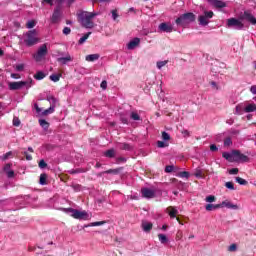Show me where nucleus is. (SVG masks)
Returning <instances> with one entry per match:
<instances>
[{
    "instance_id": "1",
    "label": "nucleus",
    "mask_w": 256,
    "mask_h": 256,
    "mask_svg": "<svg viewBox=\"0 0 256 256\" xmlns=\"http://www.w3.org/2000/svg\"><path fill=\"white\" fill-rule=\"evenodd\" d=\"M243 21L251 23V25H256V18L249 11H244L243 14H240L238 18H229L226 21V27L228 29H235L236 31L245 30V24Z\"/></svg>"
},
{
    "instance_id": "2",
    "label": "nucleus",
    "mask_w": 256,
    "mask_h": 256,
    "mask_svg": "<svg viewBox=\"0 0 256 256\" xmlns=\"http://www.w3.org/2000/svg\"><path fill=\"white\" fill-rule=\"evenodd\" d=\"M99 15V12H87V11H81L78 14V21L81 25V27H84V29H93L95 27V22H93V19Z\"/></svg>"
},
{
    "instance_id": "3",
    "label": "nucleus",
    "mask_w": 256,
    "mask_h": 256,
    "mask_svg": "<svg viewBox=\"0 0 256 256\" xmlns=\"http://www.w3.org/2000/svg\"><path fill=\"white\" fill-rule=\"evenodd\" d=\"M62 211L67 213V215H70V217H73V219H78L79 221H88L89 219V213H87V211H81L74 208H62Z\"/></svg>"
},
{
    "instance_id": "4",
    "label": "nucleus",
    "mask_w": 256,
    "mask_h": 256,
    "mask_svg": "<svg viewBox=\"0 0 256 256\" xmlns=\"http://www.w3.org/2000/svg\"><path fill=\"white\" fill-rule=\"evenodd\" d=\"M193 22H195V15L193 12L184 13L175 20L178 27H187V25Z\"/></svg>"
},
{
    "instance_id": "5",
    "label": "nucleus",
    "mask_w": 256,
    "mask_h": 256,
    "mask_svg": "<svg viewBox=\"0 0 256 256\" xmlns=\"http://www.w3.org/2000/svg\"><path fill=\"white\" fill-rule=\"evenodd\" d=\"M24 43L26 47H33L34 45H37L39 43V37H37V30H29L25 34Z\"/></svg>"
},
{
    "instance_id": "6",
    "label": "nucleus",
    "mask_w": 256,
    "mask_h": 256,
    "mask_svg": "<svg viewBox=\"0 0 256 256\" xmlns=\"http://www.w3.org/2000/svg\"><path fill=\"white\" fill-rule=\"evenodd\" d=\"M33 85V79H29L26 81H18V82H10L8 83V88L10 91H19V89H23V87H26V89H31Z\"/></svg>"
},
{
    "instance_id": "7",
    "label": "nucleus",
    "mask_w": 256,
    "mask_h": 256,
    "mask_svg": "<svg viewBox=\"0 0 256 256\" xmlns=\"http://www.w3.org/2000/svg\"><path fill=\"white\" fill-rule=\"evenodd\" d=\"M214 15L213 11H204L202 15L198 16L199 25L207 27V25H209V19H213Z\"/></svg>"
},
{
    "instance_id": "8",
    "label": "nucleus",
    "mask_w": 256,
    "mask_h": 256,
    "mask_svg": "<svg viewBox=\"0 0 256 256\" xmlns=\"http://www.w3.org/2000/svg\"><path fill=\"white\" fill-rule=\"evenodd\" d=\"M235 163H249V156L241 153L239 150H232Z\"/></svg>"
},
{
    "instance_id": "9",
    "label": "nucleus",
    "mask_w": 256,
    "mask_h": 256,
    "mask_svg": "<svg viewBox=\"0 0 256 256\" xmlns=\"http://www.w3.org/2000/svg\"><path fill=\"white\" fill-rule=\"evenodd\" d=\"M48 50H47V44H43L39 47L36 55H34V59L36 61H41V59H43V57H45V55H47Z\"/></svg>"
},
{
    "instance_id": "10",
    "label": "nucleus",
    "mask_w": 256,
    "mask_h": 256,
    "mask_svg": "<svg viewBox=\"0 0 256 256\" xmlns=\"http://www.w3.org/2000/svg\"><path fill=\"white\" fill-rule=\"evenodd\" d=\"M60 19H61V8L57 7L52 14L51 23L55 25L59 23Z\"/></svg>"
},
{
    "instance_id": "11",
    "label": "nucleus",
    "mask_w": 256,
    "mask_h": 256,
    "mask_svg": "<svg viewBox=\"0 0 256 256\" xmlns=\"http://www.w3.org/2000/svg\"><path fill=\"white\" fill-rule=\"evenodd\" d=\"M141 194L144 199H153V197H155V191L149 188H142Z\"/></svg>"
},
{
    "instance_id": "12",
    "label": "nucleus",
    "mask_w": 256,
    "mask_h": 256,
    "mask_svg": "<svg viewBox=\"0 0 256 256\" xmlns=\"http://www.w3.org/2000/svg\"><path fill=\"white\" fill-rule=\"evenodd\" d=\"M159 31H162V33H173V25L168 24V23H161L158 26Z\"/></svg>"
},
{
    "instance_id": "13",
    "label": "nucleus",
    "mask_w": 256,
    "mask_h": 256,
    "mask_svg": "<svg viewBox=\"0 0 256 256\" xmlns=\"http://www.w3.org/2000/svg\"><path fill=\"white\" fill-rule=\"evenodd\" d=\"M208 3H210V5H212L216 9H224V7H227V3L221 0H208Z\"/></svg>"
},
{
    "instance_id": "14",
    "label": "nucleus",
    "mask_w": 256,
    "mask_h": 256,
    "mask_svg": "<svg viewBox=\"0 0 256 256\" xmlns=\"http://www.w3.org/2000/svg\"><path fill=\"white\" fill-rule=\"evenodd\" d=\"M71 61H73V57H71L70 53H67L65 57L57 58V62L60 63V65H67V63H71Z\"/></svg>"
},
{
    "instance_id": "15",
    "label": "nucleus",
    "mask_w": 256,
    "mask_h": 256,
    "mask_svg": "<svg viewBox=\"0 0 256 256\" xmlns=\"http://www.w3.org/2000/svg\"><path fill=\"white\" fill-rule=\"evenodd\" d=\"M139 43H141V39L139 38H134L127 44V49L129 51H133V49H136V47H139Z\"/></svg>"
},
{
    "instance_id": "16",
    "label": "nucleus",
    "mask_w": 256,
    "mask_h": 256,
    "mask_svg": "<svg viewBox=\"0 0 256 256\" xmlns=\"http://www.w3.org/2000/svg\"><path fill=\"white\" fill-rule=\"evenodd\" d=\"M221 208L226 207L227 209H232L233 211H237L239 209V206L237 204H233L227 200L220 203Z\"/></svg>"
},
{
    "instance_id": "17",
    "label": "nucleus",
    "mask_w": 256,
    "mask_h": 256,
    "mask_svg": "<svg viewBox=\"0 0 256 256\" xmlns=\"http://www.w3.org/2000/svg\"><path fill=\"white\" fill-rule=\"evenodd\" d=\"M141 227H142L144 233H151V229H153V223L143 221L141 224Z\"/></svg>"
},
{
    "instance_id": "18",
    "label": "nucleus",
    "mask_w": 256,
    "mask_h": 256,
    "mask_svg": "<svg viewBox=\"0 0 256 256\" xmlns=\"http://www.w3.org/2000/svg\"><path fill=\"white\" fill-rule=\"evenodd\" d=\"M168 211V215L171 219H175L177 217V214L179 213V211L173 206L168 207Z\"/></svg>"
},
{
    "instance_id": "19",
    "label": "nucleus",
    "mask_w": 256,
    "mask_h": 256,
    "mask_svg": "<svg viewBox=\"0 0 256 256\" xmlns=\"http://www.w3.org/2000/svg\"><path fill=\"white\" fill-rule=\"evenodd\" d=\"M46 100L49 101L50 107H54V109L57 107V103H59V100L55 96H47Z\"/></svg>"
},
{
    "instance_id": "20",
    "label": "nucleus",
    "mask_w": 256,
    "mask_h": 256,
    "mask_svg": "<svg viewBox=\"0 0 256 256\" xmlns=\"http://www.w3.org/2000/svg\"><path fill=\"white\" fill-rule=\"evenodd\" d=\"M222 157H223L224 159H226V161H229L230 163H233L235 156L233 155V151H232L231 153H229V152H223V153H222Z\"/></svg>"
},
{
    "instance_id": "21",
    "label": "nucleus",
    "mask_w": 256,
    "mask_h": 256,
    "mask_svg": "<svg viewBox=\"0 0 256 256\" xmlns=\"http://www.w3.org/2000/svg\"><path fill=\"white\" fill-rule=\"evenodd\" d=\"M235 115H243L245 113V105L244 104H238L235 108Z\"/></svg>"
},
{
    "instance_id": "22",
    "label": "nucleus",
    "mask_w": 256,
    "mask_h": 256,
    "mask_svg": "<svg viewBox=\"0 0 256 256\" xmlns=\"http://www.w3.org/2000/svg\"><path fill=\"white\" fill-rule=\"evenodd\" d=\"M206 211H215L221 209V204H207L205 206Z\"/></svg>"
},
{
    "instance_id": "23",
    "label": "nucleus",
    "mask_w": 256,
    "mask_h": 256,
    "mask_svg": "<svg viewBox=\"0 0 256 256\" xmlns=\"http://www.w3.org/2000/svg\"><path fill=\"white\" fill-rule=\"evenodd\" d=\"M119 149L122 151H133V146L129 143H120Z\"/></svg>"
},
{
    "instance_id": "24",
    "label": "nucleus",
    "mask_w": 256,
    "mask_h": 256,
    "mask_svg": "<svg viewBox=\"0 0 256 256\" xmlns=\"http://www.w3.org/2000/svg\"><path fill=\"white\" fill-rule=\"evenodd\" d=\"M254 101H256V97L253 98ZM253 111H256V105L255 104H248L245 106V113H253Z\"/></svg>"
},
{
    "instance_id": "25",
    "label": "nucleus",
    "mask_w": 256,
    "mask_h": 256,
    "mask_svg": "<svg viewBox=\"0 0 256 256\" xmlns=\"http://www.w3.org/2000/svg\"><path fill=\"white\" fill-rule=\"evenodd\" d=\"M45 77H47V74H45L43 71H38L34 75V79H36V81H42V79H45Z\"/></svg>"
},
{
    "instance_id": "26",
    "label": "nucleus",
    "mask_w": 256,
    "mask_h": 256,
    "mask_svg": "<svg viewBox=\"0 0 256 256\" xmlns=\"http://www.w3.org/2000/svg\"><path fill=\"white\" fill-rule=\"evenodd\" d=\"M116 155L115 149L111 148L104 152V156H106L108 159H113Z\"/></svg>"
},
{
    "instance_id": "27",
    "label": "nucleus",
    "mask_w": 256,
    "mask_h": 256,
    "mask_svg": "<svg viewBox=\"0 0 256 256\" xmlns=\"http://www.w3.org/2000/svg\"><path fill=\"white\" fill-rule=\"evenodd\" d=\"M38 122H39L40 127H42V129H44V131H47L49 129V122H47V120L39 119Z\"/></svg>"
},
{
    "instance_id": "28",
    "label": "nucleus",
    "mask_w": 256,
    "mask_h": 256,
    "mask_svg": "<svg viewBox=\"0 0 256 256\" xmlns=\"http://www.w3.org/2000/svg\"><path fill=\"white\" fill-rule=\"evenodd\" d=\"M121 171H123V167H119L116 169H109L107 171H105L104 173H106L107 175L113 173V175H119V173H121Z\"/></svg>"
},
{
    "instance_id": "29",
    "label": "nucleus",
    "mask_w": 256,
    "mask_h": 256,
    "mask_svg": "<svg viewBox=\"0 0 256 256\" xmlns=\"http://www.w3.org/2000/svg\"><path fill=\"white\" fill-rule=\"evenodd\" d=\"M99 54H90L86 56V61L93 62L99 59Z\"/></svg>"
},
{
    "instance_id": "30",
    "label": "nucleus",
    "mask_w": 256,
    "mask_h": 256,
    "mask_svg": "<svg viewBox=\"0 0 256 256\" xmlns=\"http://www.w3.org/2000/svg\"><path fill=\"white\" fill-rule=\"evenodd\" d=\"M90 35H91V32H87L86 34H84L83 37L79 39L78 45H83V43H85V41L89 39Z\"/></svg>"
},
{
    "instance_id": "31",
    "label": "nucleus",
    "mask_w": 256,
    "mask_h": 256,
    "mask_svg": "<svg viewBox=\"0 0 256 256\" xmlns=\"http://www.w3.org/2000/svg\"><path fill=\"white\" fill-rule=\"evenodd\" d=\"M158 239H159L160 243H162L163 245H165V243L169 242V238H167V236L165 234H159Z\"/></svg>"
},
{
    "instance_id": "32",
    "label": "nucleus",
    "mask_w": 256,
    "mask_h": 256,
    "mask_svg": "<svg viewBox=\"0 0 256 256\" xmlns=\"http://www.w3.org/2000/svg\"><path fill=\"white\" fill-rule=\"evenodd\" d=\"M51 113H55V108L54 106H50L48 109L44 110L42 112L43 116L51 115Z\"/></svg>"
},
{
    "instance_id": "33",
    "label": "nucleus",
    "mask_w": 256,
    "mask_h": 256,
    "mask_svg": "<svg viewBox=\"0 0 256 256\" xmlns=\"http://www.w3.org/2000/svg\"><path fill=\"white\" fill-rule=\"evenodd\" d=\"M105 223V221L92 222L88 225H85L84 227H100V225H105Z\"/></svg>"
},
{
    "instance_id": "34",
    "label": "nucleus",
    "mask_w": 256,
    "mask_h": 256,
    "mask_svg": "<svg viewBox=\"0 0 256 256\" xmlns=\"http://www.w3.org/2000/svg\"><path fill=\"white\" fill-rule=\"evenodd\" d=\"M39 183L40 185H47V174L43 173L40 175Z\"/></svg>"
},
{
    "instance_id": "35",
    "label": "nucleus",
    "mask_w": 256,
    "mask_h": 256,
    "mask_svg": "<svg viewBox=\"0 0 256 256\" xmlns=\"http://www.w3.org/2000/svg\"><path fill=\"white\" fill-rule=\"evenodd\" d=\"M61 74H52L50 75V81H53L54 83H57L59 79H61Z\"/></svg>"
},
{
    "instance_id": "36",
    "label": "nucleus",
    "mask_w": 256,
    "mask_h": 256,
    "mask_svg": "<svg viewBox=\"0 0 256 256\" xmlns=\"http://www.w3.org/2000/svg\"><path fill=\"white\" fill-rule=\"evenodd\" d=\"M130 119L133 121H141V116H139L137 112H131Z\"/></svg>"
},
{
    "instance_id": "37",
    "label": "nucleus",
    "mask_w": 256,
    "mask_h": 256,
    "mask_svg": "<svg viewBox=\"0 0 256 256\" xmlns=\"http://www.w3.org/2000/svg\"><path fill=\"white\" fill-rule=\"evenodd\" d=\"M236 183H239V185H248L249 182L247 180L241 178V177H236L235 178Z\"/></svg>"
},
{
    "instance_id": "38",
    "label": "nucleus",
    "mask_w": 256,
    "mask_h": 256,
    "mask_svg": "<svg viewBox=\"0 0 256 256\" xmlns=\"http://www.w3.org/2000/svg\"><path fill=\"white\" fill-rule=\"evenodd\" d=\"M71 187H72V189H74V191H75L76 193H79V191H81V190L83 189V186H81V184H75V183H73V184L71 185Z\"/></svg>"
},
{
    "instance_id": "39",
    "label": "nucleus",
    "mask_w": 256,
    "mask_h": 256,
    "mask_svg": "<svg viewBox=\"0 0 256 256\" xmlns=\"http://www.w3.org/2000/svg\"><path fill=\"white\" fill-rule=\"evenodd\" d=\"M13 156V152L9 151L6 154H4L3 156H0L1 161H7V159H9V157Z\"/></svg>"
},
{
    "instance_id": "40",
    "label": "nucleus",
    "mask_w": 256,
    "mask_h": 256,
    "mask_svg": "<svg viewBox=\"0 0 256 256\" xmlns=\"http://www.w3.org/2000/svg\"><path fill=\"white\" fill-rule=\"evenodd\" d=\"M225 187H226V189H229L230 191H235V184H233V182H226Z\"/></svg>"
},
{
    "instance_id": "41",
    "label": "nucleus",
    "mask_w": 256,
    "mask_h": 256,
    "mask_svg": "<svg viewBox=\"0 0 256 256\" xmlns=\"http://www.w3.org/2000/svg\"><path fill=\"white\" fill-rule=\"evenodd\" d=\"M157 147H159V149H163L165 147H169V143L163 142V141H158L157 142Z\"/></svg>"
},
{
    "instance_id": "42",
    "label": "nucleus",
    "mask_w": 256,
    "mask_h": 256,
    "mask_svg": "<svg viewBox=\"0 0 256 256\" xmlns=\"http://www.w3.org/2000/svg\"><path fill=\"white\" fill-rule=\"evenodd\" d=\"M231 145H233V141L231 140V137H227L224 140V147H231Z\"/></svg>"
},
{
    "instance_id": "43",
    "label": "nucleus",
    "mask_w": 256,
    "mask_h": 256,
    "mask_svg": "<svg viewBox=\"0 0 256 256\" xmlns=\"http://www.w3.org/2000/svg\"><path fill=\"white\" fill-rule=\"evenodd\" d=\"M120 121L124 124V125H127V123H129V117L121 114L120 115Z\"/></svg>"
},
{
    "instance_id": "44",
    "label": "nucleus",
    "mask_w": 256,
    "mask_h": 256,
    "mask_svg": "<svg viewBox=\"0 0 256 256\" xmlns=\"http://www.w3.org/2000/svg\"><path fill=\"white\" fill-rule=\"evenodd\" d=\"M156 65H157L158 69H163V67H165V65H167V60L158 61Z\"/></svg>"
},
{
    "instance_id": "45",
    "label": "nucleus",
    "mask_w": 256,
    "mask_h": 256,
    "mask_svg": "<svg viewBox=\"0 0 256 256\" xmlns=\"http://www.w3.org/2000/svg\"><path fill=\"white\" fill-rule=\"evenodd\" d=\"M189 176L190 174L187 171H182L179 173V177H182V179H189Z\"/></svg>"
},
{
    "instance_id": "46",
    "label": "nucleus",
    "mask_w": 256,
    "mask_h": 256,
    "mask_svg": "<svg viewBox=\"0 0 256 256\" xmlns=\"http://www.w3.org/2000/svg\"><path fill=\"white\" fill-rule=\"evenodd\" d=\"M162 139L163 141H169L171 139V135H169V133L167 132H162Z\"/></svg>"
},
{
    "instance_id": "47",
    "label": "nucleus",
    "mask_w": 256,
    "mask_h": 256,
    "mask_svg": "<svg viewBox=\"0 0 256 256\" xmlns=\"http://www.w3.org/2000/svg\"><path fill=\"white\" fill-rule=\"evenodd\" d=\"M120 163H127V158L125 157H117L116 164L119 165Z\"/></svg>"
},
{
    "instance_id": "48",
    "label": "nucleus",
    "mask_w": 256,
    "mask_h": 256,
    "mask_svg": "<svg viewBox=\"0 0 256 256\" xmlns=\"http://www.w3.org/2000/svg\"><path fill=\"white\" fill-rule=\"evenodd\" d=\"M194 175L197 177V179H201L203 177V171L201 169H196Z\"/></svg>"
},
{
    "instance_id": "49",
    "label": "nucleus",
    "mask_w": 256,
    "mask_h": 256,
    "mask_svg": "<svg viewBox=\"0 0 256 256\" xmlns=\"http://www.w3.org/2000/svg\"><path fill=\"white\" fill-rule=\"evenodd\" d=\"M205 202H206V203H213V202H215V196H213V195L207 196V197L205 198Z\"/></svg>"
},
{
    "instance_id": "50",
    "label": "nucleus",
    "mask_w": 256,
    "mask_h": 256,
    "mask_svg": "<svg viewBox=\"0 0 256 256\" xmlns=\"http://www.w3.org/2000/svg\"><path fill=\"white\" fill-rule=\"evenodd\" d=\"M6 174L8 179H13V177H15V171L13 170H8Z\"/></svg>"
},
{
    "instance_id": "51",
    "label": "nucleus",
    "mask_w": 256,
    "mask_h": 256,
    "mask_svg": "<svg viewBox=\"0 0 256 256\" xmlns=\"http://www.w3.org/2000/svg\"><path fill=\"white\" fill-rule=\"evenodd\" d=\"M45 3L50 5V7H53L55 0H42V5H45Z\"/></svg>"
},
{
    "instance_id": "52",
    "label": "nucleus",
    "mask_w": 256,
    "mask_h": 256,
    "mask_svg": "<svg viewBox=\"0 0 256 256\" xmlns=\"http://www.w3.org/2000/svg\"><path fill=\"white\" fill-rule=\"evenodd\" d=\"M38 167L40 169H45V167H47V162H45V160H40L39 164H38Z\"/></svg>"
},
{
    "instance_id": "53",
    "label": "nucleus",
    "mask_w": 256,
    "mask_h": 256,
    "mask_svg": "<svg viewBox=\"0 0 256 256\" xmlns=\"http://www.w3.org/2000/svg\"><path fill=\"white\" fill-rule=\"evenodd\" d=\"M13 125H14V127H19V125H21V120H19L18 117H14Z\"/></svg>"
},
{
    "instance_id": "54",
    "label": "nucleus",
    "mask_w": 256,
    "mask_h": 256,
    "mask_svg": "<svg viewBox=\"0 0 256 256\" xmlns=\"http://www.w3.org/2000/svg\"><path fill=\"white\" fill-rule=\"evenodd\" d=\"M173 169H175V167L173 165H168L165 167V172L166 173H173Z\"/></svg>"
},
{
    "instance_id": "55",
    "label": "nucleus",
    "mask_w": 256,
    "mask_h": 256,
    "mask_svg": "<svg viewBox=\"0 0 256 256\" xmlns=\"http://www.w3.org/2000/svg\"><path fill=\"white\" fill-rule=\"evenodd\" d=\"M26 27L28 29H33V27H35V21H33V20L28 21L26 24Z\"/></svg>"
},
{
    "instance_id": "56",
    "label": "nucleus",
    "mask_w": 256,
    "mask_h": 256,
    "mask_svg": "<svg viewBox=\"0 0 256 256\" xmlns=\"http://www.w3.org/2000/svg\"><path fill=\"white\" fill-rule=\"evenodd\" d=\"M229 175H237L239 173V168H232L228 171Z\"/></svg>"
},
{
    "instance_id": "57",
    "label": "nucleus",
    "mask_w": 256,
    "mask_h": 256,
    "mask_svg": "<svg viewBox=\"0 0 256 256\" xmlns=\"http://www.w3.org/2000/svg\"><path fill=\"white\" fill-rule=\"evenodd\" d=\"M228 251H230L231 253L237 251V244H232L228 247Z\"/></svg>"
},
{
    "instance_id": "58",
    "label": "nucleus",
    "mask_w": 256,
    "mask_h": 256,
    "mask_svg": "<svg viewBox=\"0 0 256 256\" xmlns=\"http://www.w3.org/2000/svg\"><path fill=\"white\" fill-rule=\"evenodd\" d=\"M63 35H71V28L69 27H64L62 30Z\"/></svg>"
},
{
    "instance_id": "59",
    "label": "nucleus",
    "mask_w": 256,
    "mask_h": 256,
    "mask_svg": "<svg viewBox=\"0 0 256 256\" xmlns=\"http://www.w3.org/2000/svg\"><path fill=\"white\" fill-rule=\"evenodd\" d=\"M111 14H112V19L114 21H117V18L119 17V14L117 13V10H112Z\"/></svg>"
},
{
    "instance_id": "60",
    "label": "nucleus",
    "mask_w": 256,
    "mask_h": 256,
    "mask_svg": "<svg viewBox=\"0 0 256 256\" xmlns=\"http://www.w3.org/2000/svg\"><path fill=\"white\" fill-rule=\"evenodd\" d=\"M210 85L216 90L219 91V89H221V87H219V85H217V82L215 81H211Z\"/></svg>"
},
{
    "instance_id": "61",
    "label": "nucleus",
    "mask_w": 256,
    "mask_h": 256,
    "mask_svg": "<svg viewBox=\"0 0 256 256\" xmlns=\"http://www.w3.org/2000/svg\"><path fill=\"white\" fill-rule=\"evenodd\" d=\"M100 87H101V89H103L104 91H105V89H107V82H106V80H103V81L101 82Z\"/></svg>"
},
{
    "instance_id": "62",
    "label": "nucleus",
    "mask_w": 256,
    "mask_h": 256,
    "mask_svg": "<svg viewBox=\"0 0 256 256\" xmlns=\"http://www.w3.org/2000/svg\"><path fill=\"white\" fill-rule=\"evenodd\" d=\"M23 69H25V65L23 64L16 65V71H23Z\"/></svg>"
},
{
    "instance_id": "63",
    "label": "nucleus",
    "mask_w": 256,
    "mask_h": 256,
    "mask_svg": "<svg viewBox=\"0 0 256 256\" xmlns=\"http://www.w3.org/2000/svg\"><path fill=\"white\" fill-rule=\"evenodd\" d=\"M7 171H11V163H8L4 166V172L7 173Z\"/></svg>"
},
{
    "instance_id": "64",
    "label": "nucleus",
    "mask_w": 256,
    "mask_h": 256,
    "mask_svg": "<svg viewBox=\"0 0 256 256\" xmlns=\"http://www.w3.org/2000/svg\"><path fill=\"white\" fill-rule=\"evenodd\" d=\"M250 91L252 95H256V85L251 86Z\"/></svg>"
}]
</instances>
